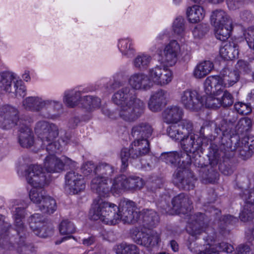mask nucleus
I'll return each instance as SVG.
<instances>
[{
  "mask_svg": "<svg viewBox=\"0 0 254 254\" xmlns=\"http://www.w3.org/2000/svg\"><path fill=\"white\" fill-rule=\"evenodd\" d=\"M130 86L123 87L112 96L113 102L119 107V115L123 120L132 122L137 120L144 113V102L137 97L135 90H147L152 85L148 76L141 73H134L128 79Z\"/></svg>",
  "mask_w": 254,
  "mask_h": 254,
  "instance_id": "nucleus-1",
  "label": "nucleus"
},
{
  "mask_svg": "<svg viewBox=\"0 0 254 254\" xmlns=\"http://www.w3.org/2000/svg\"><path fill=\"white\" fill-rule=\"evenodd\" d=\"M230 131L226 135V146L229 149L226 153H229V157L233 156L235 152H237L243 159L250 157L254 151V139L245 136L240 140L239 135L247 133L252 126V120L248 118H241L235 127L233 125L228 124Z\"/></svg>",
  "mask_w": 254,
  "mask_h": 254,
  "instance_id": "nucleus-2",
  "label": "nucleus"
},
{
  "mask_svg": "<svg viewBox=\"0 0 254 254\" xmlns=\"http://www.w3.org/2000/svg\"><path fill=\"white\" fill-rule=\"evenodd\" d=\"M221 150V151H220L216 146L210 147L209 152L207 155L209 165L206 166V168L201 170L202 179L209 183L214 182L218 178L219 174L217 172V166L220 161V156H222L223 161L220 163L218 168L222 173L227 176L232 174L234 171V167L230 160L235 155L231 157H228L229 153H227L226 152H228L227 150L229 149L226 147L225 142H223ZM235 153L238 154L236 152Z\"/></svg>",
  "mask_w": 254,
  "mask_h": 254,
  "instance_id": "nucleus-3",
  "label": "nucleus"
},
{
  "mask_svg": "<svg viewBox=\"0 0 254 254\" xmlns=\"http://www.w3.org/2000/svg\"><path fill=\"white\" fill-rule=\"evenodd\" d=\"M193 124L191 121L183 119L178 123L172 124L166 129L167 135L176 141H180L185 152H194L202 144V138L193 133Z\"/></svg>",
  "mask_w": 254,
  "mask_h": 254,
  "instance_id": "nucleus-4",
  "label": "nucleus"
},
{
  "mask_svg": "<svg viewBox=\"0 0 254 254\" xmlns=\"http://www.w3.org/2000/svg\"><path fill=\"white\" fill-rule=\"evenodd\" d=\"M25 173L28 183L33 187L29 192L30 199L34 203L40 204L47 196L42 188L48 182L46 174L38 165L29 166Z\"/></svg>",
  "mask_w": 254,
  "mask_h": 254,
  "instance_id": "nucleus-5",
  "label": "nucleus"
},
{
  "mask_svg": "<svg viewBox=\"0 0 254 254\" xmlns=\"http://www.w3.org/2000/svg\"><path fill=\"white\" fill-rule=\"evenodd\" d=\"M118 210L119 207L117 205L98 197L94 200L89 218L93 220H100L106 224L116 225L119 222Z\"/></svg>",
  "mask_w": 254,
  "mask_h": 254,
  "instance_id": "nucleus-6",
  "label": "nucleus"
},
{
  "mask_svg": "<svg viewBox=\"0 0 254 254\" xmlns=\"http://www.w3.org/2000/svg\"><path fill=\"white\" fill-rule=\"evenodd\" d=\"M239 78L238 71L224 68L219 75L209 76L205 79L204 83L205 92L209 94L221 91L222 88L233 86Z\"/></svg>",
  "mask_w": 254,
  "mask_h": 254,
  "instance_id": "nucleus-7",
  "label": "nucleus"
},
{
  "mask_svg": "<svg viewBox=\"0 0 254 254\" xmlns=\"http://www.w3.org/2000/svg\"><path fill=\"white\" fill-rule=\"evenodd\" d=\"M35 130L43 145L46 146L49 155H54L61 151L62 146L59 141H53L59 135V129L56 125L45 121H39L36 125Z\"/></svg>",
  "mask_w": 254,
  "mask_h": 254,
  "instance_id": "nucleus-8",
  "label": "nucleus"
},
{
  "mask_svg": "<svg viewBox=\"0 0 254 254\" xmlns=\"http://www.w3.org/2000/svg\"><path fill=\"white\" fill-rule=\"evenodd\" d=\"M97 176L91 181V188L101 197H105L110 191V186L108 182L109 178L114 172V167L107 163H102L96 166Z\"/></svg>",
  "mask_w": 254,
  "mask_h": 254,
  "instance_id": "nucleus-9",
  "label": "nucleus"
},
{
  "mask_svg": "<svg viewBox=\"0 0 254 254\" xmlns=\"http://www.w3.org/2000/svg\"><path fill=\"white\" fill-rule=\"evenodd\" d=\"M230 128L227 125L226 120L224 119L217 120L213 121H206L204 122L200 129V136L202 138H206L211 140H214L217 137L222 139L223 142H226V135L230 133L228 131Z\"/></svg>",
  "mask_w": 254,
  "mask_h": 254,
  "instance_id": "nucleus-10",
  "label": "nucleus"
},
{
  "mask_svg": "<svg viewBox=\"0 0 254 254\" xmlns=\"http://www.w3.org/2000/svg\"><path fill=\"white\" fill-rule=\"evenodd\" d=\"M170 196L167 194L163 195L161 196L159 204L160 207L165 210H169L172 208L176 211H182L184 213L186 211L191 210V201L188 195L184 193H180L173 197L172 199V207L170 205Z\"/></svg>",
  "mask_w": 254,
  "mask_h": 254,
  "instance_id": "nucleus-11",
  "label": "nucleus"
},
{
  "mask_svg": "<svg viewBox=\"0 0 254 254\" xmlns=\"http://www.w3.org/2000/svg\"><path fill=\"white\" fill-rule=\"evenodd\" d=\"M207 226L205 214L200 212H197L190 216L189 222L187 226V231L191 236L188 239L187 246L188 249L191 252H193V248L191 247L190 240L194 241L196 239L197 235H200L205 231Z\"/></svg>",
  "mask_w": 254,
  "mask_h": 254,
  "instance_id": "nucleus-12",
  "label": "nucleus"
},
{
  "mask_svg": "<svg viewBox=\"0 0 254 254\" xmlns=\"http://www.w3.org/2000/svg\"><path fill=\"white\" fill-rule=\"evenodd\" d=\"M20 123L17 108L7 104L0 107V127L7 129Z\"/></svg>",
  "mask_w": 254,
  "mask_h": 254,
  "instance_id": "nucleus-13",
  "label": "nucleus"
},
{
  "mask_svg": "<svg viewBox=\"0 0 254 254\" xmlns=\"http://www.w3.org/2000/svg\"><path fill=\"white\" fill-rule=\"evenodd\" d=\"M65 189L69 194L83 191L86 187L84 177L74 171H70L65 176Z\"/></svg>",
  "mask_w": 254,
  "mask_h": 254,
  "instance_id": "nucleus-14",
  "label": "nucleus"
},
{
  "mask_svg": "<svg viewBox=\"0 0 254 254\" xmlns=\"http://www.w3.org/2000/svg\"><path fill=\"white\" fill-rule=\"evenodd\" d=\"M119 210L117 214L119 215V221L121 220L124 223H135L138 217L137 206L135 203L129 200H124L121 202Z\"/></svg>",
  "mask_w": 254,
  "mask_h": 254,
  "instance_id": "nucleus-15",
  "label": "nucleus"
},
{
  "mask_svg": "<svg viewBox=\"0 0 254 254\" xmlns=\"http://www.w3.org/2000/svg\"><path fill=\"white\" fill-rule=\"evenodd\" d=\"M29 222L31 230L40 237L46 238L52 233V228L48 226L46 219L40 214L31 215Z\"/></svg>",
  "mask_w": 254,
  "mask_h": 254,
  "instance_id": "nucleus-16",
  "label": "nucleus"
},
{
  "mask_svg": "<svg viewBox=\"0 0 254 254\" xmlns=\"http://www.w3.org/2000/svg\"><path fill=\"white\" fill-rule=\"evenodd\" d=\"M173 177L174 181L180 188L186 190L194 188L196 179L192 172L189 170L179 168L174 173Z\"/></svg>",
  "mask_w": 254,
  "mask_h": 254,
  "instance_id": "nucleus-17",
  "label": "nucleus"
},
{
  "mask_svg": "<svg viewBox=\"0 0 254 254\" xmlns=\"http://www.w3.org/2000/svg\"><path fill=\"white\" fill-rule=\"evenodd\" d=\"M23 107L27 110L39 111L44 108L53 107L55 110L61 107L59 102L52 100H43L38 97H29L25 98L22 102Z\"/></svg>",
  "mask_w": 254,
  "mask_h": 254,
  "instance_id": "nucleus-18",
  "label": "nucleus"
},
{
  "mask_svg": "<svg viewBox=\"0 0 254 254\" xmlns=\"http://www.w3.org/2000/svg\"><path fill=\"white\" fill-rule=\"evenodd\" d=\"M181 102L187 110L197 111L203 106L202 97L195 90L187 89L181 95Z\"/></svg>",
  "mask_w": 254,
  "mask_h": 254,
  "instance_id": "nucleus-19",
  "label": "nucleus"
},
{
  "mask_svg": "<svg viewBox=\"0 0 254 254\" xmlns=\"http://www.w3.org/2000/svg\"><path fill=\"white\" fill-rule=\"evenodd\" d=\"M180 46L176 40H172L165 47L162 56L163 62L169 66H173L178 61Z\"/></svg>",
  "mask_w": 254,
  "mask_h": 254,
  "instance_id": "nucleus-20",
  "label": "nucleus"
},
{
  "mask_svg": "<svg viewBox=\"0 0 254 254\" xmlns=\"http://www.w3.org/2000/svg\"><path fill=\"white\" fill-rule=\"evenodd\" d=\"M168 97V92L162 89L153 92L148 101V106L149 109L154 112L161 111L166 104Z\"/></svg>",
  "mask_w": 254,
  "mask_h": 254,
  "instance_id": "nucleus-21",
  "label": "nucleus"
},
{
  "mask_svg": "<svg viewBox=\"0 0 254 254\" xmlns=\"http://www.w3.org/2000/svg\"><path fill=\"white\" fill-rule=\"evenodd\" d=\"M183 114V110L181 107L178 106H171L165 109L162 116L165 123L172 124L180 122Z\"/></svg>",
  "mask_w": 254,
  "mask_h": 254,
  "instance_id": "nucleus-22",
  "label": "nucleus"
},
{
  "mask_svg": "<svg viewBox=\"0 0 254 254\" xmlns=\"http://www.w3.org/2000/svg\"><path fill=\"white\" fill-rule=\"evenodd\" d=\"M153 131L151 126L147 123H140L134 126L131 130V135L134 140L148 139Z\"/></svg>",
  "mask_w": 254,
  "mask_h": 254,
  "instance_id": "nucleus-23",
  "label": "nucleus"
},
{
  "mask_svg": "<svg viewBox=\"0 0 254 254\" xmlns=\"http://www.w3.org/2000/svg\"><path fill=\"white\" fill-rule=\"evenodd\" d=\"M140 150H138L131 143L129 148H127L122 149L120 153V158L122 161V170L125 171L128 165V159H137L142 157Z\"/></svg>",
  "mask_w": 254,
  "mask_h": 254,
  "instance_id": "nucleus-24",
  "label": "nucleus"
},
{
  "mask_svg": "<svg viewBox=\"0 0 254 254\" xmlns=\"http://www.w3.org/2000/svg\"><path fill=\"white\" fill-rule=\"evenodd\" d=\"M44 168L49 173H59L64 168L63 161L55 155H49L45 159Z\"/></svg>",
  "mask_w": 254,
  "mask_h": 254,
  "instance_id": "nucleus-25",
  "label": "nucleus"
},
{
  "mask_svg": "<svg viewBox=\"0 0 254 254\" xmlns=\"http://www.w3.org/2000/svg\"><path fill=\"white\" fill-rule=\"evenodd\" d=\"M19 142L22 147H31L34 142V135L31 129L27 126L23 125L19 129Z\"/></svg>",
  "mask_w": 254,
  "mask_h": 254,
  "instance_id": "nucleus-26",
  "label": "nucleus"
},
{
  "mask_svg": "<svg viewBox=\"0 0 254 254\" xmlns=\"http://www.w3.org/2000/svg\"><path fill=\"white\" fill-rule=\"evenodd\" d=\"M211 22L214 27L232 24V21L229 16L223 10L216 9L211 15Z\"/></svg>",
  "mask_w": 254,
  "mask_h": 254,
  "instance_id": "nucleus-27",
  "label": "nucleus"
},
{
  "mask_svg": "<svg viewBox=\"0 0 254 254\" xmlns=\"http://www.w3.org/2000/svg\"><path fill=\"white\" fill-rule=\"evenodd\" d=\"M220 55L225 60H232L238 54L237 45L232 42H227L220 48Z\"/></svg>",
  "mask_w": 254,
  "mask_h": 254,
  "instance_id": "nucleus-28",
  "label": "nucleus"
},
{
  "mask_svg": "<svg viewBox=\"0 0 254 254\" xmlns=\"http://www.w3.org/2000/svg\"><path fill=\"white\" fill-rule=\"evenodd\" d=\"M59 231L61 234L66 235L67 236L64 237L61 239L55 242L56 245H59L63 242L73 238L71 235L72 233L75 231V227L73 223L68 220H63L59 225Z\"/></svg>",
  "mask_w": 254,
  "mask_h": 254,
  "instance_id": "nucleus-29",
  "label": "nucleus"
},
{
  "mask_svg": "<svg viewBox=\"0 0 254 254\" xmlns=\"http://www.w3.org/2000/svg\"><path fill=\"white\" fill-rule=\"evenodd\" d=\"M187 15L190 22L195 23L203 19L205 12L202 7L194 5L188 8Z\"/></svg>",
  "mask_w": 254,
  "mask_h": 254,
  "instance_id": "nucleus-30",
  "label": "nucleus"
},
{
  "mask_svg": "<svg viewBox=\"0 0 254 254\" xmlns=\"http://www.w3.org/2000/svg\"><path fill=\"white\" fill-rule=\"evenodd\" d=\"M213 68V64L210 61H205L196 65L193 75L197 78H202L206 76Z\"/></svg>",
  "mask_w": 254,
  "mask_h": 254,
  "instance_id": "nucleus-31",
  "label": "nucleus"
},
{
  "mask_svg": "<svg viewBox=\"0 0 254 254\" xmlns=\"http://www.w3.org/2000/svg\"><path fill=\"white\" fill-rule=\"evenodd\" d=\"M202 144L199 149L194 152H184V156L189 158V161H187V163L193 164L195 166L202 168L203 166V159L201 157L199 153H202Z\"/></svg>",
  "mask_w": 254,
  "mask_h": 254,
  "instance_id": "nucleus-32",
  "label": "nucleus"
},
{
  "mask_svg": "<svg viewBox=\"0 0 254 254\" xmlns=\"http://www.w3.org/2000/svg\"><path fill=\"white\" fill-rule=\"evenodd\" d=\"M15 78L14 73L5 71L0 73V87L7 92H13L12 81Z\"/></svg>",
  "mask_w": 254,
  "mask_h": 254,
  "instance_id": "nucleus-33",
  "label": "nucleus"
},
{
  "mask_svg": "<svg viewBox=\"0 0 254 254\" xmlns=\"http://www.w3.org/2000/svg\"><path fill=\"white\" fill-rule=\"evenodd\" d=\"M143 222L149 227H154L159 221V215L151 209H144L142 211Z\"/></svg>",
  "mask_w": 254,
  "mask_h": 254,
  "instance_id": "nucleus-34",
  "label": "nucleus"
},
{
  "mask_svg": "<svg viewBox=\"0 0 254 254\" xmlns=\"http://www.w3.org/2000/svg\"><path fill=\"white\" fill-rule=\"evenodd\" d=\"M39 209L45 214H51L57 209L56 202L50 196H47L43 199L42 202L39 205Z\"/></svg>",
  "mask_w": 254,
  "mask_h": 254,
  "instance_id": "nucleus-35",
  "label": "nucleus"
},
{
  "mask_svg": "<svg viewBox=\"0 0 254 254\" xmlns=\"http://www.w3.org/2000/svg\"><path fill=\"white\" fill-rule=\"evenodd\" d=\"M185 157L184 153L181 154L177 151L163 152L160 156V160L167 164L175 165L177 162L181 161V158Z\"/></svg>",
  "mask_w": 254,
  "mask_h": 254,
  "instance_id": "nucleus-36",
  "label": "nucleus"
},
{
  "mask_svg": "<svg viewBox=\"0 0 254 254\" xmlns=\"http://www.w3.org/2000/svg\"><path fill=\"white\" fill-rule=\"evenodd\" d=\"M81 92L71 90L65 92L64 101L67 106L70 107H74L77 105L82 98Z\"/></svg>",
  "mask_w": 254,
  "mask_h": 254,
  "instance_id": "nucleus-37",
  "label": "nucleus"
},
{
  "mask_svg": "<svg viewBox=\"0 0 254 254\" xmlns=\"http://www.w3.org/2000/svg\"><path fill=\"white\" fill-rule=\"evenodd\" d=\"M80 102L82 107L88 111L99 108L101 105L100 98L89 95L84 96Z\"/></svg>",
  "mask_w": 254,
  "mask_h": 254,
  "instance_id": "nucleus-38",
  "label": "nucleus"
},
{
  "mask_svg": "<svg viewBox=\"0 0 254 254\" xmlns=\"http://www.w3.org/2000/svg\"><path fill=\"white\" fill-rule=\"evenodd\" d=\"M117 254H140L139 249L134 244L122 243L115 249Z\"/></svg>",
  "mask_w": 254,
  "mask_h": 254,
  "instance_id": "nucleus-39",
  "label": "nucleus"
},
{
  "mask_svg": "<svg viewBox=\"0 0 254 254\" xmlns=\"http://www.w3.org/2000/svg\"><path fill=\"white\" fill-rule=\"evenodd\" d=\"M25 238L18 239V241L15 242L14 248H16L17 251L20 254H35L33 246L31 244H26Z\"/></svg>",
  "mask_w": 254,
  "mask_h": 254,
  "instance_id": "nucleus-40",
  "label": "nucleus"
},
{
  "mask_svg": "<svg viewBox=\"0 0 254 254\" xmlns=\"http://www.w3.org/2000/svg\"><path fill=\"white\" fill-rule=\"evenodd\" d=\"M127 190H134L141 189L144 186L143 180L136 176H129L126 177Z\"/></svg>",
  "mask_w": 254,
  "mask_h": 254,
  "instance_id": "nucleus-41",
  "label": "nucleus"
},
{
  "mask_svg": "<svg viewBox=\"0 0 254 254\" xmlns=\"http://www.w3.org/2000/svg\"><path fill=\"white\" fill-rule=\"evenodd\" d=\"M232 24L222 25L215 27V35L216 38L222 41H225L230 36L232 29Z\"/></svg>",
  "mask_w": 254,
  "mask_h": 254,
  "instance_id": "nucleus-42",
  "label": "nucleus"
},
{
  "mask_svg": "<svg viewBox=\"0 0 254 254\" xmlns=\"http://www.w3.org/2000/svg\"><path fill=\"white\" fill-rule=\"evenodd\" d=\"M10 225L9 223L5 222L3 216L0 215V245L7 247L8 237L4 235L6 233L8 229L10 228Z\"/></svg>",
  "mask_w": 254,
  "mask_h": 254,
  "instance_id": "nucleus-43",
  "label": "nucleus"
},
{
  "mask_svg": "<svg viewBox=\"0 0 254 254\" xmlns=\"http://www.w3.org/2000/svg\"><path fill=\"white\" fill-rule=\"evenodd\" d=\"M151 60V57L148 55H139L134 60L133 64L136 68L144 69L148 66Z\"/></svg>",
  "mask_w": 254,
  "mask_h": 254,
  "instance_id": "nucleus-44",
  "label": "nucleus"
},
{
  "mask_svg": "<svg viewBox=\"0 0 254 254\" xmlns=\"http://www.w3.org/2000/svg\"><path fill=\"white\" fill-rule=\"evenodd\" d=\"M126 177L125 176H120L116 178L110 187V190H113L117 192H120L122 190H127Z\"/></svg>",
  "mask_w": 254,
  "mask_h": 254,
  "instance_id": "nucleus-45",
  "label": "nucleus"
},
{
  "mask_svg": "<svg viewBox=\"0 0 254 254\" xmlns=\"http://www.w3.org/2000/svg\"><path fill=\"white\" fill-rule=\"evenodd\" d=\"M163 69V67L158 65L149 69L147 76L151 82L152 81L157 85Z\"/></svg>",
  "mask_w": 254,
  "mask_h": 254,
  "instance_id": "nucleus-46",
  "label": "nucleus"
},
{
  "mask_svg": "<svg viewBox=\"0 0 254 254\" xmlns=\"http://www.w3.org/2000/svg\"><path fill=\"white\" fill-rule=\"evenodd\" d=\"M254 207L248 204H245L243 209L240 213L239 218L242 221L247 222L251 220L254 217Z\"/></svg>",
  "mask_w": 254,
  "mask_h": 254,
  "instance_id": "nucleus-47",
  "label": "nucleus"
},
{
  "mask_svg": "<svg viewBox=\"0 0 254 254\" xmlns=\"http://www.w3.org/2000/svg\"><path fill=\"white\" fill-rule=\"evenodd\" d=\"M132 143L138 150H140V153L142 156L148 153L150 151L148 139L134 140Z\"/></svg>",
  "mask_w": 254,
  "mask_h": 254,
  "instance_id": "nucleus-48",
  "label": "nucleus"
},
{
  "mask_svg": "<svg viewBox=\"0 0 254 254\" xmlns=\"http://www.w3.org/2000/svg\"><path fill=\"white\" fill-rule=\"evenodd\" d=\"M220 91H218L216 93H212L211 94H206L208 95V96L205 99V106L207 108H217L221 106L220 103L219 98H217L214 97L213 95H217L219 94V92Z\"/></svg>",
  "mask_w": 254,
  "mask_h": 254,
  "instance_id": "nucleus-49",
  "label": "nucleus"
},
{
  "mask_svg": "<svg viewBox=\"0 0 254 254\" xmlns=\"http://www.w3.org/2000/svg\"><path fill=\"white\" fill-rule=\"evenodd\" d=\"M131 43L128 39H122L119 41V48L124 55H131L133 54V48L131 47Z\"/></svg>",
  "mask_w": 254,
  "mask_h": 254,
  "instance_id": "nucleus-50",
  "label": "nucleus"
},
{
  "mask_svg": "<svg viewBox=\"0 0 254 254\" xmlns=\"http://www.w3.org/2000/svg\"><path fill=\"white\" fill-rule=\"evenodd\" d=\"M251 103L248 104L242 102H236L234 107L236 111L241 115H248L252 112Z\"/></svg>",
  "mask_w": 254,
  "mask_h": 254,
  "instance_id": "nucleus-51",
  "label": "nucleus"
},
{
  "mask_svg": "<svg viewBox=\"0 0 254 254\" xmlns=\"http://www.w3.org/2000/svg\"><path fill=\"white\" fill-rule=\"evenodd\" d=\"M220 99L221 106L226 108L232 106L234 103V97L232 94L227 90L224 91Z\"/></svg>",
  "mask_w": 254,
  "mask_h": 254,
  "instance_id": "nucleus-52",
  "label": "nucleus"
},
{
  "mask_svg": "<svg viewBox=\"0 0 254 254\" xmlns=\"http://www.w3.org/2000/svg\"><path fill=\"white\" fill-rule=\"evenodd\" d=\"M81 170L85 176L97 174L96 166L92 161H88L84 163L81 168Z\"/></svg>",
  "mask_w": 254,
  "mask_h": 254,
  "instance_id": "nucleus-53",
  "label": "nucleus"
},
{
  "mask_svg": "<svg viewBox=\"0 0 254 254\" xmlns=\"http://www.w3.org/2000/svg\"><path fill=\"white\" fill-rule=\"evenodd\" d=\"M159 78L157 85L162 86L168 84L172 79V73L171 71L163 67L162 74Z\"/></svg>",
  "mask_w": 254,
  "mask_h": 254,
  "instance_id": "nucleus-54",
  "label": "nucleus"
},
{
  "mask_svg": "<svg viewBox=\"0 0 254 254\" xmlns=\"http://www.w3.org/2000/svg\"><path fill=\"white\" fill-rule=\"evenodd\" d=\"M173 29L178 35H181L185 30V20L182 17L175 19L173 24Z\"/></svg>",
  "mask_w": 254,
  "mask_h": 254,
  "instance_id": "nucleus-55",
  "label": "nucleus"
},
{
  "mask_svg": "<svg viewBox=\"0 0 254 254\" xmlns=\"http://www.w3.org/2000/svg\"><path fill=\"white\" fill-rule=\"evenodd\" d=\"M236 66L240 70L246 73L250 72L254 67V59L250 63L244 60H239Z\"/></svg>",
  "mask_w": 254,
  "mask_h": 254,
  "instance_id": "nucleus-56",
  "label": "nucleus"
},
{
  "mask_svg": "<svg viewBox=\"0 0 254 254\" xmlns=\"http://www.w3.org/2000/svg\"><path fill=\"white\" fill-rule=\"evenodd\" d=\"M21 81H17L14 82L13 87H12V90L16 97H24L26 95V88L25 86L21 84Z\"/></svg>",
  "mask_w": 254,
  "mask_h": 254,
  "instance_id": "nucleus-57",
  "label": "nucleus"
},
{
  "mask_svg": "<svg viewBox=\"0 0 254 254\" xmlns=\"http://www.w3.org/2000/svg\"><path fill=\"white\" fill-rule=\"evenodd\" d=\"M242 197L245 201L246 204L254 205V188L245 190L241 194Z\"/></svg>",
  "mask_w": 254,
  "mask_h": 254,
  "instance_id": "nucleus-58",
  "label": "nucleus"
},
{
  "mask_svg": "<svg viewBox=\"0 0 254 254\" xmlns=\"http://www.w3.org/2000/svg\"><path fill=\"white\" fill-rule=\"evenodd\" d=\"M208 31V28L206 25H197L193 29L192 32L195 38L200 39Z\"/></svg>",
  "mask_w": 254,
  "mask_h": 254,
  "instance_id": "nucleus-59",
  "label": "nucleus"
},
{
  "mask_svg": "<svg viewBox=\"0 0 254 254\" xmlns=\"http://www.w3.org/2000/svg\"><path fill=\"white\" fill-rule=\"evenodd\" d=\"M144 231L139 230L137 228H134L131 230L130 234L131 237L133 241L138 245L142 243V238L143 236Z\"/></svg>",
  "mask_w": 254,
  "mask_h": 254,
  "instance_id": "nucleus-60",
  "label": "nucleus"
},
{
  "mask_svg": "<svg viewBox=\"0 0 254 254\" xmlns=\"http://www.w3.org/2000/svg\"><path fill=\"white\" fill-rule=\"evenodd\" d=\"M20 222L17 223L14 221L16 231L17 232L16 236L18 239H22L26 236L25 227L23 222V219H20Z\"/></svg>",
  "mask_w": 254,
  "mask_h": 254,
  "instance_id": "nucleus-61",
  "label": "nucleus"
},
{
  "mask_svg": "<svg viewBox=\"0 0 254 254\" xmlns=\"http://www.w3.org/2000/svg\"><path fill=\"white\" fill-rule=\"evenodd\" d=\"M215 248L218 251V254L220 252L231 253L234 250V248L233 246L225 242H222L216 245Z\"/></svg>",
  "mask_w": 254,
  "mask_h": 254,
  "instance_id": "nucleus-62",
  "label": "nucleus"
},
{
  "mask_svg": "<svg viewBox=\"0 0 254 254\" xmlns=\"http://www.w3.org/2000/svg\"><path fill=\"white\" fill-rule=\"evenodd\" d=\"M248 0H227V5L230 9H236L247 3Z\"/></svg>",
  "mask_w": 254,
  "mask_h": 254,
  "instance_id": "nucleus-63",
  "label": "nucleus"
},
{
  "mask_svg": "<svg viewBox=\"0 0 254 254\" xmlns=\"http://www.w3.org/2000/svg\"><path fill=\"white\" fill-rule=\"evenodd\" d=\"M236 254H254V247H250L247 245H240L236 249Z\"/></svg>",
  "mask_w": 254,
  "mask_h": 254,
  "instance_id": "nucleus-64",
  "label": "nucleus"
}]
</instances>
